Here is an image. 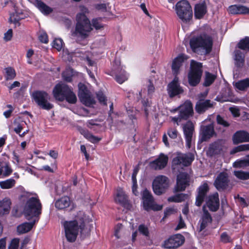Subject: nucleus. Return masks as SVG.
I'll list each match as a JSON object with an SVG mask.
<instances>
[{"label": "nucleus", "instance_id": "4be33fe9", "mask_svg": "<svg viewBox=\"0 0 249 249\" xmlns=\"http://www.w3.org/2000/svg\"><path fill=\"white\" fill-rule=\"evenodd\" d=\"M168 160V158L166 155L160 154L158 158L150 162L149 165L153 169L161 170L166 166Z\"/></svg>", "mask_w": 249, "mask_h": 249}, {"label": "nucleus", "instance_id": "0e129e2a", "mask_svg": "<svg viewBox=\"0 0 249 249\" xmlns=\"http://www.w3.org/2000/svg\"><path fill=\"white\" fill-rule=\"evenodd\" d=\"M13 35V31L12 29H9L5 34L4 39L6 41H9L11 39Z\"/></svg>", "mask_w": 249, "mask_h": 249}, {"label": "nucleus", "instance_id": "4d7b16f0", "mask_svg": "<svg viewBox=\"0 0 249 249\" xmlns=\"http://www.w3.org/2000/svg\"><path fill=\"white\" fill-rule=\"evenodd\" d=\"M19 239L18 238H14L11 241L8 247V249H18Z\"/></svg>", "mask_w": 249, "mask_h": 249}, {"label": "nucleus", "instance_id": "de8ad7c7", "mask_svg": "<svg viewBox=\"0 0 249 249\" xmlns=\"http://www.w3.org/2000/svg\"><path fill=\"white\" fill-rule=\"evenodd\" d=\"M234 175L240 179L246 180L249 179V172L236 171L234 172Z\"/></svg>", "mask_w": 249, "mask_h": 249}, {"label": "nucleus", "instance_id": "423d86ee", "mask_svg": "<svg viewBox=\"0 0 249 249\" xmlns=\"http://www.w3.org/2000/svg\"><path fill=\"white\" fill-rule=\"evenodd\" d=\"M179 111L178 116L172 117L171 120L178 125L182 120H187L193 116L194 110L193 104L189 100L186 101L183 104L180 105L175 111Z\"/></svg>", "mask_w": 249, "mask_h": 249}, {"label": "nucleus", "instance_id": "c85d7f7f", "mask_svg": "<svg viewBox=\"0 0 249 249\" xmlns=\"http://www.w3.org/2000/svg\"><path fill=\"white\" fill-rule=\"evenodd\" d=\"M207 13V6L205 2L199 3L195 5L194 8L195 17L197 19H200Z\"/></svg>", "mask_w": 249, "mask_h": 249}, {"label": "nucleus", "instance_id": "412c9836", "mask_svg": "<svg viewBox=\"0 0 249 249\" xmlns=\"http://www.w3.org/2000/svg\"><path fill=\"white\" fill-rule=\"evenodd\" d=\"M224 142L222 140H218L209 144L206 151L208 156L213 157L220 154L223 148Z\"/></svg>", "mask_w": 249, "mask_h": 249}, {"label": "nucleus", "instance_id": "cd10ccee", "mask_svg": "<svg viewBox=\"0 0 249 249\" xmlns=\"http://www.w3.org/2000/svg\"><path fill=\"white\" fill-rule=\"evenodd\" d=\"M167 91L170 97H174L183 93V90L179 84H175L170 82L167 87Z\"/></svg>", "mask_w": 249, "mask_h": 249}, {"label": "nucleus", "instance_id": "680f3d73", "mask_svg": "<svg viewBox=\"0 0 249 249\" xmlns=\"http://www.w3.org/2000/svg\"><path fill=\"white\" fill-rule=\"evenodd\" d=\"M216 121L217 124L223 126L227 127L229 126V124L219 115H218L216 117Z\"/></svg>", "mask_w": 249, "mask_h": 249}, {"label": "nucleus", "instance_id": "79ce46f5", "mask_svg": "<svg viewBox=\"0 0 249 249\" xmlns=\"http://www.w3.org/2000/svg\"><path fill=\"white\" fill-rule=\"evenodd\" d=\"M187 197V194L181 193L169 197L168 200L169 202H180L184 201Z\"/></svg>", "mask_w": 249, "mask_h": 249}, {"label": "nucleus", "instance_id": "bf43d9fd", "mask_svg": "<svg viewBox=\"0 0 249 249\" xmlns=\"http://www.w3.org/2000/svg\"><path fill=\"white\" fill-rule=\"evenodd\" d=\"M142 107L144 108L145 115L146 117L148 116V107H150V103L147 99H143L142 101Z\"/></svg>", "mask_w": 249, "mask_h": 249}, {"label": "nucleus", "instance_id": "bb28decb", "mask_svg": "<svg viewBox=\"0 0 249 249\" xmlns=\"http://www.w3.org/2000/svg\"><path fill=\"white\" fill-rule=\"evenodd\" d=\"M187 59L186 55L181 54L178 56L173 61L172 66V71L174 74L177 75L180 67L185 60Z\"/></svg>", "mask_w": 249, "mask_h": 249}, {"label": "nucleus", "instance_id": "49530a36", "mask_svg": "<svg viewBox=\"0 0 249 249\" xmlns=\"http://www.w3.org/2000/svg\"><path fill=\"white\" fill-rule=\"evenodd\" d=\"M205 79L204 85L206 87L210 86L214 81L216 76L209 72H206L205 74Z\"/></svg>", "mask_w": 249, "mask_h": 249}, {"label": "nucleus", "instance_id": "f704fd0d", "mask_svg": "<svg viewBox=\"0 0 249 249\" xmlns=\"http://www.w3.org/2000/svg\"><path fill=\"white\" fill-rule=\"evenodd\" d=\"M234 53L235 65L239 68L242 67L245 62V55L240 50H235Z\"/></svg>", "mask_w": 249, "mask_h": 249}, {"label": "nucleus", "instance_id": "c03bdc74", "mask_svg": "<svg viewBox=\"0 0 249 249\" xmlns=\"http://www.w3.org/2000/svg\"><path fill=\"white\" fill-rule=\"evenodd\" d=\"M238 48L243 50H249V37L241 39L237 44Z\"/></svg>", "mask_w": 249, "mask_h": 249}, {"label": "nucleus", "instance_id": "2f4dec72", "mask_svg": "<svg viewBox=\"0 0 249 249\" xmlns=\"http://www.w3.org/2000/svg\"><path fill=\"white\" fill-rule=\"evenodd\" d=\"M12 172L13 170L8 162H5L0 164V177H7L12 174Z\"/></svg>", "mask_w": 249, "mask_h": 249}, {"label": "nucleus", "instance_id": "393cba45", "mask_svg": "<svg viewBox=\"0 0 249 249\" xmlns=\"http://www.w3.org/2000/svg\"><path fill=\"white\" fill-rule=\"evenodd\" d=\"M209 190V186L207 182H204L198 188V194L196 197V205L200 206L202 204L206 194Z\"/></svg>", "mask_w": 249, "mask_h": 249}, {"label": "nucleus", "instance_id": "20e7f679", "mask_svg": "<svg viewBox=\"0 0 249 249\" xmlns=\"http://www.w3.org/2000/svg\"><path fill=\"white\" fill-rule=\"evenodd\" d=\"M92 30L91 24L87 17L82 14H78L76 16L75 31L72 36L85 39L89 36Z\"/></svg>", "mask_w": 249, "mask_h": 249}, {"label": "nucleus", "instance_id": "473e14b6", "mask_svg": "<svg viewBox=\"0 0 249 249\" xmlns=\"http://www.w3.org/2000/svg\"><path fill=\"white\" fill-rule=\"evenodd\" d=\"M36 222H35V219L31 222H24L18 225L17 227V231L19 234H23L30 231Z\"/></svg>", "mask_w": 249, "mask_h": 249}, {"label": "nucleus", "instance_id": "8fccbe9b", "mask_svg": "<svg viewBox=\"0 0 249 249\" xmlns=\"http://www.w3.org/2000/svg\"><path fill=\"white\" fill-rule=\"evenodd\" d=\"M245 150H249V144H244L237 146L231 151V154Z\"/></svg>", "mask_w": 249, "mask_h": 249}, {"label": "nucleus", "instance_id": "f03ea898", "mask_svg": "<svg viewBox=\"0 0 249 249\" xmlns=\"http://www.w3.org/2000/svg\"><path fill=\"white\" fill-rule=\"evenodd\" d=\"M79 214L82 216L78 218H76L73 220L65 221L62 222L65 237L68 241L73 242L75 241L78 234L79 230H83L85 227L84 213L79 212Z\"/></svg>", "mask_w": 249, "mask_h": 249}, {"label": "nucleus", "instance_id": "7c9ffc66", "mask_svg": "<svg viewBox=\"0 0 249 249\" xmlns=\"http://www.w3.org/2000/svg\"><path fill=\"white\" fill-rule=\"evenodd\" d=\"M11 204V200L7 197H5L0 201V216L9 213Z\"/></svg>", "mask_w": 249, "mask_h": 249}, {"label": "nucleus", "instance_id": "09e8293b", "mask_svg": "<svg viewBox=\"0 0 249 249\" xmlns=\"http://www.w3.org/2000/svg\"><path fill=\"white\" fill-rule=\"evenodd\" d=\"M248 166V164L247 163L245 158L237 160L233 163V167L235 168H242Z\"/></svg>", "mask_w": 249, "mask_h": 249}, {"label": "nucleus", "instance_id": "b1692460", "mask_svg": "<svg viewBox=\"0 0 249 249\" xmlns=\"http://www.w3.org/2000/svg\"><path fill=\"white\" fill-rule=\"evenodd\" d=\"M206 204L210 211L216 212L219 207V195L217 193H214L213 194L208 196Z\"/></svg>", "mask_w": 249, "mask_h": 249}, {"label": "nucleus", "instance_id": "338daca9", "mask_svg": "<svg viewBox=\"0 0 249 249\" xmlns=\"http://www.w3.org/2000/svg\"><path fill=\"white\" fill-rule=\"evenodd\" d=\"M235 199L236 200V201L239 202L242 206L245 207L247 206V204L246 202V200L243 197H240L239 196H238L236 197Z\"/></svg>", "mask_w": 249, "mask_h": 249}, {"label": "nucleus", "instance_id": "58836bf2", "mask_svg": "<svg viewBox=\"0 0 249 249\" xmlns=\"http://www.w3.org/2000/svg\"><path fill=\"white\" fill-rule=\"evenodd\" d=\"M233 85L240 90H245L249 87V78H247L235 82Z\"/></svg>", "mask_w": 249, "mask_h": 249}, {"label": "nucleus", "instance_id": "2eb2a0df", "mask_svg": "<svg viewBox=\"0 0 249 249\" xmlns=\"http://www.w3.org/2000/svg\"><path fill=\"white\" fill-rule=\"evenodd\" d=\"M213 221V218L210 213L205 209V206L203 207V212L200 216L198 223L197 231L201 232L210 227Z\"/></svg>", "mask_w": 249, "mask_h": 249}, {"label": "nucleus", "instance_id": "f257e3e1", "mask_svg": "<svg viewBox=\"0 0 249 249\" xmlns=\"http://www.w3.org/2000/svg\"><path fill=\"white\" fill-rule=\"evenodd\" d=\"M190 46L194 53L206 55L210 53L212 50L213 39L207 34H200L190 39Z\"/></svg>", "mask_w": 249, "mask_h": 249}, {"label": "nucleus", "instance_id": "6e6d98bb", "mask_svg": "<svg viewBox=\"0 0 249 249\" xmlns=\"http://www.w3.org/2000/svg\"><path fill=\"white\" fill-rule=\"evenodd\" d=\"M63 43L62 39L56 38L53 41V47L58 51H60L62 48Z\"/></svg>", "mask_w": 249, "mask_h": 249}, {"label": "nucleus", "instance_id": "c9c22d12", "mask_svg": "<svg viewBox=\"0 0 249 249\" xmlns=\"http://www.w3.org/2000/svg\"><path fill=\"white\" fill-rule=\"evenodd\" d=\"M23 18L22 13L16 10L14 13L10 15L9 21L13 23L16 26H19L20 25L19 21Z\"/></svg>", "mask_w": 249, "mask_h": 249}, {"label": "nucleus", "instance_id": "9d476101", "mask_svg": "<svg viewBox=\"0 0 249 249\" xmlns=\"http://www.w3.org/2000/svg\"><path fill=\"white\" fill-rule=\"evenodd\" d=\"M142 200L143 209L147 211L151 210L160 211L162 209V206L155 203L152 195L147 189L142 192Z\"/></svg>", "mask_w": 249, "mask_h": 249}, {"label": "nucleus", "instance_id": "5fc2aeb1", "mask_svg": "<svg viewBox=\"0 0 249 249\" xmlns=\"http://www.w3.org/2000/svg\"><path fill=\"white\" fill-rule=\"evenodd\" d=\"M97 98L99 102L104 105H107V98L102 91H99L96 93Z\"/></svg>", "mask_w": 249, "mask_h": 249}, {"label": "nucleus", "instance_id": "6ab92c4d", "mask_svg": "<svg viewBox=\"0 0 249 249\" xmlns=\"http://www.w3.org/2000/svg\"><path fill=\"white\" fill-rule=\"evenodd\" d=\"M183 133L185 136L186 146L190 148L195 131L194 125L191 121H188L183 126Z\"/></svg>", "mask_w": 249, "mask_h": 249}, {"label": "nucleus", "instance_id": "9b49d317", "mask_svg": "<svg viewBox=\"0 0 249 249\" xmlns=\"http://www.w3.org/2000/svg\"><path fill=\"white\" fill-rule=\"evenodd\" d=\"M78 97L81 102L86 106L90 107L95 103V101L87 87L83 83L78 84Z\"/></svg>", "mask_w": 249, "mask_h": 249}, {"label": "nucleus", "instance_id": "39448f33", "mask_svg": "<svg viewBox=\"0 0 249 249\" xmlns=\"http://www.w3.org/2000/svg\"><path fill=\"white\" fill-rule=\"evenodd\" d=\"M53 94L55 99L59 101L66 100L70 104H75L77 101L72 89L65 84H57L53 89Z\"/></svg>", "mask_w": 249, "mask_h": 249}, {"label": "nucleus", "instance_id": "a19ab883", "mask_svg": "<svg viewBox=\"0 0 249 249\" xmlns=\"http://www.w3.org/2000/svg\"><path fill=\"white\" fill-rule=\"evenodd\" d=\"M15 184L16 180L13 178L0 181V187L3 189H11L14 187Z\"/></svg>", "mask_w": 249, "mask_h": 249}, {"label": "nucleus", "instance_id": "f8f14e48", "mask_svg": "<svg viewBox=\"0 0 249 249\" xmlns=\"http://www.w3.org/2000/svg\"><path fill=\"white\" fill-rule=\"evenodd\" d=\"M33 97L36 104L42 109L50 110L53 107V104L48 102L50 96L46 92L40 91L34 92Z\"/></svg>", "mask_w": 249, "mask_h": 249}, {"label": "nucleus", "instance_id": "a878e982", "mask_svg": "<svg viewBox=\"0 0 249 249\" xmlns=\"http://www.w3.org/2000/svg\"><path fill=\"white\" fill-rule=\"evenodd\" d=\"M232 140L234 144L249 142V133L243 130L238 131L233 135Z\"/></svg>", "mask_w": 249, "mask_h": 249}, {"label": "nucleus", "instance_id": "dca6fc26", "mask_svg": "<svg viewBox=\"0 0 249 249\" xmlns=\"http://www.w3.org/2000/svg\"><path fill=\"white\" fill-rule=\"evenodd\" d=\"M190 177L189 175L185 172L180 173L177 176V184L174 189V192H181L185 190L189 185Z\"/></svg>", "mask_w": 249, "mask_h": 249}, {"label": "nucleus", "instance_id": "13d9d810", "mask_svg": "<svg viewBox=\"0 0 249 249\" xmlns=\"http://www.w3.org/2000/svg\"><path fill=\"white\" fill-rule=\"evenodd\" d=\"M101 18H93L92 20V25L96 29L99 30L103 27V25L100 22Z\"/></svg>", "mask_w": 249, "mask_h": 249}, {"label": "nucleus", "instance_id": "a211bd4d", "mask_svg": "<svg viewBox=\"0 0 249 249\" xmlns=\"http://www.w3.org/2000/svg\"><path fill=\"white\" fill-rule=\"evenodd\" d=\"M215 135L213 124L201 126L199 136L201 142L207 141Z\"/></svg>", "mask_w": 249, "mask_h": 249}, {"label": "nucleus", "instance_id": "6e6552de", "mask_svg": "<svg viewBox=\"0 0 249 249\" xmlns=\"http://www.w3.org/2000/svg\"><path fill=\"white\" fill-rule=\"evenodd\" d=\"M202 67L201 63L191 61V70L188 74V81L190 85L196 86L200 82L202 74Z\"/></svg>", "mask_w": 249, "mask_h": 249}, {"label": "nucleus", "instance_id": "aec40b11", "mask_svg": "<svg viewBox=\"0 0 249 249\" xmlns=\"http://www.w3.org/2000/svg\"><path fill=\"white\" fill-rule=\"evenodd\" d=\"M229 182L228 174L226 172H221L216 177L213 184L216 189L220 191L227 188Z\"/></svg>", "mask_w": 249, "mask_h": 249}, {"label": "nucleus", "instance_id": "864d4df0", "mask_svg": "<svg viewBox=\"0 0 249 249\" xmlns=\"http://www.w3.org/2000/svg\"><path fill=\"white\" fill-rule=\"evenodd\" d=\"M167 133L169 137L173 139H176L178 134V131L176 128H169L167 130Z\"/></svg>", "mask_w": 249, "mask_h": 249}, {"label": "nucleus", "instance_id": "774afa93", "mask_svg": "<svg viewBox=\"0 0 249 249\" xmlns=\"http://www.w3.org/2000/svg\"><path fill=\"white\" fill-rule=\"evenodd\" d=\"M185 227V222H184V220H183L181 216L180 215L179 222H178V224L177 227L176 228V230H178L179 229H182V228H184Z\"/></svg>", "mask_w": 249, "mask_h": 249}, {"label": "nucleus", "instance_id": "1a4fd4ad", "mask_svg": "<svg viewBox=\"0 0 249 249\" xmlns=\"http://www.w3.org/2000/svg\"><path fill=\"white\" fill-rule=\"evenodd\" d=\"M108 74L114 76L116 81L120 84L126 81L128 77V74L121 65L120 61L117 60L114 61L111 71Z\"/></svg>", "mask_w": 249, "mask_h": 249}, {"label": "nucleus", "instance_id": "f3484780", "mask_svg": "<svg viewBox=\"0 0 249 249\" xmlns=\"http://www.w3.org/2000/svg\"><path fill=\"white\" fill-rule=\"evenodd\" d=\"M184 241V237L180 234L172 236L165 241L164 248L168 249H174L181 246Z\"/></svg>", "mask_w": 249, "mask_h": 249}, {"label": "nucleus", "instance_id": "a18cd8bd", "mask_svg": "<svg viewBox=\"0 0 249 249\" xmlns=\"http://www.w3.org/2000/svg\"><path fill=\"white\" fill-rule=\"evenodd\" d=\"M73 75V70L71 68L66 69L62 73L63 79L67 82H71Z\"/></svg>", "mask_w": 249, "mask_h": 249}, {"label": "nucleus", "instance_id": "603ef678", "mask_svg": "<svg viewBox=\"0 0 249 249\" xmlns=\"http://www.w3.org/2000/svg\"><path fill=\"white\" fill-rule=\"evenodd\" d=\"M138 231L141 234L146 237H148L149 236L148 228L144 224H141L139 225L138 227Z\"/></svg>", "mask_w": 249, "mask_h": 249}, {"label": "nucleus", "instance_id": "4c0bfd02", "mask_svg": "<svg viewBox=\"0 0 249 249\" xmlns=\"http://www.w3.org/2000/svg\"><path fill=\"white\" fill-rule=\"evenodd\" d=\"M115 201L123 205L126 204L128 202L126 196L121 188L117 190Z\"/></svg>", "mask_w": 249, "mask_h": 249}, {"label": "nucleus", "instance_id": "ea45409f", "mask_svg": "<svg viewBox=\"0 0 249 249\" xmlns=\"http://www.w3.org/2000/svg\"><path fill=\"white\" fill-rule=\"evenodd\" d=\"M81 133L90 142L96 143L99 142L101 138L93 135L91 133L86 130H82Z\"/></svg>", "mask_w": 249, "mask_h": 249}, {"label": "nucleus", "instance_id": "7ed1b4c3", "mask_svg": "<svg viewBox=\"0 0 249 249\" xmlns=\"http://www.w3.org/2000/svg\"><path fill=\"white\" fill-rule=\"evenodd\" d=\"M23 213L28 220L34 218L35 222H37L42 213V204L38 197H31L26 201Z\"/></svg>", "mask_w": 249, "mask_h": 249}, {"label": "nucleus", "instance_id": "3c124183", "mask_svg": "<svg viewBox=\"0 0 249 249\" xmlns=\"http://www.w3.org/2000/svg\"><path fill=\"white\" fill-rule=\"evenodd\" d=\"M38 39L42 43H47L48 42V36L46 32L43 30L39 31L38 33Z\"/></svg>", "mask_w": 249, "mask_h": 249}, {"label": "nucleus", "instance_id": "e433bc0d", "mask_svg": "<svg viewBox=\"0 0 249 249\" xmlns=\"http://www.w3.org/2000/svg\"><path fill=\"white\" fill-rule=\"evenodd\" d=\"M35 4L38 9L44 14L48 15L51 13L53 10L41 0H36Z\"/></svg>", "mask_w": 249, "mask_h": 249}, {"label": "nucleus", "instance_id": "0eeeda50", "mask_svg": "<svg viewBox=\"0 0 249 249\" xmlns=\"http://www.w3.org/2000/svg\"><path fill=\"white\" fill-rule=\"evenodd\" d=\"M176 11L178 18L183 22L187 23L193 17V11L189 2L182 0L176 5Z\"/></svg>", "mask_w": 249, "mask_h": 249}, {"label": "nucleus", "instance_id": "e2e57ef3", "mask_svg": "<svg viewBox=\"0 0 249 249\" xmlns=\"http://www.w3.org/2000/svg\"><path fill=\"white\" fill-rule=\"evenodd\" d=\"M139 170V166L138 165L136 167H135L133 170V172L132 175V182H137L136 176Z\"/></svg>", "mask_w": 249, "mask_h": 249}, {"label": "nucleus", "instance_id": "69168bd1", "mask_svg": "<svg viewBox=\"0 0 249 249\" xmlns=\"http://www.w3.org/2000/svg\"><path fill=\"white\" fill-rule=\"evenodd\" d=\"M221 240L224 243H228L230 241V238L226 232H223L221 235Z\"/></svg>", "mask_w": 249, "mask_h": 249}, {"label": "nucleus", "instance_id": "72a5a7b5", "mask_svg": "<svg viewBox=\"0 0 249 249\" xmlns=\"http://www.w3.org/2000/svg\"><path fill=\"white\" fill-rule=\"evenodd\" d=\"M70 199L68 196L62 197L55 203V207L59 210L64 209L70 206Z\"/></svg>", "mask_w": 249, "mask_h": 249}, {"label": "nucleus", "instance_id": "4468645a", "mask_svg": "<svg viewBox=\"0 0 249 249\" xmlns=\"http://www.w3.org/2000/svg\"><path fill=\"white\" fill-rule=\"evenodd\" d=\"M195 157L193 154L188 153L186 154L179 153L177 156L173 160V165H180L183 166H188L191 164L194 160Z\"/></svg>", "mask_w": 249, "mask_h": 249}, {"label": "nucleus", "instance_id": "5701e85b", "mask_svg": "<svg viewBox=\"0 0 249 249\" xmlns=\"http://www.w3.org/2000/svg\"><path fill=\"white\" fill-rule=\"evenodd\" d=\"M215 104V102L210 100H199L196 105L195 109L197 113L200 114L213 108Z\"/></svg>", "mask_w": 249, "mask_h": 249}, {"label": "nucleus", "instance_id": "c756f323", "mask_svg": "<svg viewBox=\"0 0 249 249\" xmlns=\"http://www.w3.org/2000/svg\"><path fill=\"white\" fill-rule=\"evenodd\" d=\"M229 11L232 14H249V8L242 5H233L229 7Z\"/></svg>", "mask_w": 249, "mask_h": 249}, {"label": "nucleus", "instance_id": "37998d69", "mask_svg": "<svg viewBox=\"0 0 249 249\" xmlns=\"http://www.w3.org/2000/svg\"><path fill=\"white\" fill-rule=\"evenodd\" d=\"M5 78L6 80H11L15 78L16 73L15 70L12 67H7L5 69Z\"/></svg>", "mask_w": 249, "mask_h": 249}, {"label": "nucleus", "instance_id": "052dcab7", "mask_svg": "<svg viewBox=\"0 0 249 249\" xmlns=\"http://www.w3.org/2000/svg\"><path fill=\"white\" fill-rule=\"evenodd\" d=\"M109 3H98L95 4L96 9L102 12H106L107 11V7L108 6Z\"/></svg>", "mask_w": 249, "mask_h": 249}, {"label": "nucleus", "instance_id": "ddd939ff", "mask_svg": "<svg viewBox=\"0 0 249 249\" xmlns=\"http://www.w3.org/2000/svg\"><path fill=\"white\" fill-rule=\"evenodd\" d=\"M152 186L155 194L160 195L169 186L168 178L163 175L158 176L154 179Z\"/></svg>", "mask_w": 249, "mask_h": 249}]
</instances>
